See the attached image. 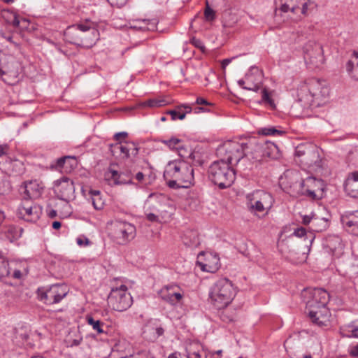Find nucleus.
Returning a JSON list of instances; mask_svg holds the SVG:
<instances>
[{
	"label": "nucleus",
	"instance_id": "f257e3e1",
	"mask_svg": "<svg viewBox=\"0 0 358 358\" xmlns=\"http://www.w3.org/2000/svg\"><path fill=\"white\" fill-rule=\"evenodd\" d=\"M304 87L301 89L298 100L291 108L295 116L302 115L303 110L310 106H322L329 94V88L324 80L312 78Z\"/></svg>",
	"mask_w": 358,
	"mask_h": 358
},
{
	"label": "nucleus",
	"instance_id": "f03ea898",
	"mask_svg": "<svg viewBox=\"0 0 358 358\" xmlns=\"http://www.w3.org/2000/svg\"><path fill=\"white\" fill-rule=\"evenodd\" d=\"M164 178L170 188H187L194 181V169L184 160L169 162L164 172Z\"/></svg>",
	"mask_w": 358,
	"mask_h": 358
},
{
	"label": "nucleus",
	"instance_id": "7ed1b4c3",
	"mask_svg": "<svg viewBox=\"0 0 358 358\" xmlns=\"http://www.w3.org/2000/svg\"><path fill=\"white\" fill-rule=\"evenodd\" d=\"M236 289L231 280L226 278L218 279L210 287L209 296L217 309L226 308L233 300Z\"/></svg>",
	"mask_w": 358,
	"mask_h": 358
},
{
	"label": "nucleus",
	"instance_id": "20e7f679",
	"mask_svg": "<svg viewBox=\"0 0 358 358\" xmlns=\"http://www.w3.org/2000/svg\"><path fill=\"white\" fill-rule=\"evenodd\" d=\"M208 177L220 189H224L233 184L236 178V173L233 166L219 159L214 162L210 166Z\"/></svg>",
	"mask_w": 358,
	"mask_h": 358
},
{
	"label": "nucleus",
	"instance_id": "39448f33",
	"mask_svg": "<svg viewBox=\"0 0 358 358\" xmlns=\"http://www.w3.org/2000/svg\"><path fill=\"white\" fill-rule=\"evenodd\" d=\"M244 145V141H225L217 148V156L219 159L234 167L245 156Z\"/></svg>",
	"mask_w": 358,
	"mask_h": 358
},
{
	"label": "nucleus",
	"instance_id": "423d86ee",
	"mask_svg": "<svg viewBox=\"0 0 358 358\" xmlns=\"http://www.w3.org/2000/svg\"><path fill=\"white\" fill-rule=\"evenodd\" d=\"M246 198L247 206L254 213H268L274 203V199L270 193L260 189L248 194Z\"/></svg>",
	"mask_w": 358,
	"mask_h": 358
},
{
	"label": "nucleus",
	"instance_id": "0eeeda50",
	"mask_svg": "<svg viewBox=\"0 0 358 358\" xmlns=\"http://www.w3.org/2000/svg\"><path fill=\"white\" fill-rule=\"evenodd\" d=\"M108 306L114 310L122 312L127 310L133 303V299L128 292L127 287L122 285L111 289L108 297Z\"/></svg>",
	"mask_w": 358,
	"mask_h": 358
},
{
	"label": "nucleus",
	"instance_id": "6e6552de",
	"mask_svg": "<svg viewBox=\"0 0 358 358\" xmlns=\"http://www.w3.org/2000/svg\"><path fill=\"white\" fill-rule=\"evenodd\" d=\"M296 160L308 167L320 166V157L317 149L311 145L300 144L295 149Z\"/></svg>",
	"mask_w": 358,
	"mask_h": 358
},
{
	"label": "nucleus",
	"instance_id": "1a4fd4ad",
	"mask_svg": "<svg viewBox=\"0 0 358 358\" xmlns=\"http://www.w3.org/2000/svg\"><path fill=\"white\" fill-rule=\"evenodd\" d=\"M303 180L296 171H287L280 180L282 189L292 196H297L303 193Z\"/></svg>",
	"mask_w": 358,
	"mask_h": 358
},
{
	"label": "nucleus",
	"instance_id": "9d476101",
	"mask_svg": "<svg viewBox=\"0 0 358 358\" xmlns=\"http://www.w3.org/2000/svg\"><path fill=\"white\" fill-rule=\"evenodd\" d=\"M66 285L55 284L48 289L38 288L37 291L38 299L47 305H53L60 302L68 294Z\"/></svg>",
	"mask_w": 358,
	"mask_h": 358
},
{
	"label": "nucleus",
	"instance_id": "9b49d317",
	"mask_svg": "<svg viewBox=\"0 0 358 358\" xmlns=\"http://www.w3.org/2000/svg\"><path fill=\"white\" fill-rule=\"evenodd\" d=\"M302 296L307 299L306 304L308 310L327 307L330 298L329 293L322 288L305 289Z\"/></svg>",
	"mask_w": 358,
	"mask_h": 358
},
{
	"label": "nucleus",
	"instance_id": "f8f14e48",
	"mask_svg": "<svg viewBox=\"0 0 358 358\" xmlns=\"http://www.w3.org/2000/svg\"><path fill=\"white\" fill-rule=\"evenodd\" d=\"M110 234L117 244L124 245L134 238L136 227L127 222L116 221L113 225Z\"/></svg>",
	"mask_w": 358,
	"mask_h": 358
},
{
	"label": "nucleus",
	"instance_id": "ddd939ff",
	"mask_svg": "<svg viewBox=\"0 0 358 358\" xmlns=\"http://www.w3.org/2000/svg\"><path fill=\"white\" fill-rule=\"evenodd\" d=\"M303 59L310 67H319L324 62L323 49L320 44L310 41L303 47Z\"/></svg>",
	"mask_w": 358,
	"mask_h": 358
},
{
	"label": "nucleus",
	"instance_id": "4468645a",
	"mask_svg": "<svg viewBox=\"0 0 358 358\" xmlns=\"http://www.w3.org/2000/svg\"><path fill=\"white\" fill-rule=\"evenodd\" d=\"M18 75V65L14 59L0 52V78L9 85H13Z\"/></svg>",
	"mask_w": 358,
	"mask_h": 358
},
{
	"label": "nucleus",
	"instance_id": "2eb2a0df",
	"mask_svg": "<svg viewBox=\"0 0 358 358\" xmlns=\"http://www.w3.org/2000/svg\"><path fill=\"white\" fill-rule=\"evenodd\" d=\"M42 214V208L30 200L23 199L17 209V215L26 222H36Z\"/></svg>",
	"mask_w": 358,
	"mask_h": 358
},
{
	"label": "nucleus",
	"instance_id": "dca6fc26",
	"mask_svg": "<svg viewBox=\"0 0 358 358\" xmlns=\"http://www.w3.org/2000/svg\"><path fill=\"white\" fill-rule=\"evenodd\" d=\"M262 71L256 66H252L246 73L245 78L238 81V84L245 90L257 92L262 87Z\"/></svg>",
	"mask_w": 358,
	"mask_h": 358
},
{
	"label": "nucleus",
	"instance_id": "f3484780",
	"mask_svg": "<svg viewBox=\"0 0 358 358\" xmlns=\"http://www.w3.org/2000/svg\"><path fill=\"white\" fill-rule=\"evenodd\" d=\"M56 196L63 201H69L75 197V187L73 180L66 177L55 182L53 187Z\"/></svg>",
	"mask_w": 358,
	"mask_h": 358
},
{
	"label": "nucleus",
	"instance_id": "a211bd4d",
	"mask_svg": "<svg viewBox=\"0 0 358 358\" xmlns=\"http://www.w3.org/2000/svg\"><path fill=\"white\" fill-rule=\"evenodd\" d=\"M303 193L314 199H319L323 196L324 189V182L314 177H308L303 180Z\"/></svg>",
	"mask_w": 358,
	"mask_h": 358
},
{
	"label": "nucleus",
	"instance_id": "6ab92c4d",
	"mask_svg": "<svg viewBox=\"0 0 358 358\" xmlns=\"http://www.w3.org/2000/svg\"><path fill=\"white\" fill-rule=\"evenodd\" d=\"M244 157L258 162L264 160L262 140L249 138L244 141Z\"/></svg>",
	"mask_w": 358,
	"mask_h": 358
},
{
	"label": "nucleus",
	"instance_id": "aec40b11",
	"mask_svg": "<svg viewBox=\"0 0 358 358\" xmlns=\"http://www.w3.org/2000/svg\"><path fill=\"white\" fill-rule=\"evenodd\" d=\"M159 297L172 306L179 303L183 298L180 287L176 284H171L162 287L158 292Z\"/></svg>",
	"mask_w": 358,
	"mask_h": 358
},
{
	"label": "nucleus",
	"instance_id": "412c9836",
	"mask_svg": "<svg viewBox=\"0 0 358 358\" xmlns=\"http://www.w3.org/2000/svg\"><path fill=\"white\" fill-rule=\"evenodd\" d=\"M198 259L197 264L203 271L215 273L220 266V258L216 254L201 252Z\"/></svg>",
	"mask_w": 358,
	"mask_h": 358
},
{
	"label": "nucleus",
	"instance_id": "4be33fe9",
	"mask_svg": "<svg viewBox=\"0 0 358 358\" xmlns=\"http://www.w3.org/2000/svg\"><path fill=\"white\" fill-rule=\"evenodd\" d=\"M131 176L132 173L130 170L118 172L110 167L105 173V179L111 185L133 184Z\"/></svg>",
	"mask_w": 358,
	"mask_h": 358
},
{
	"label": "nucleus",
	"instance_id": "5701e85b",
	"mask_svg": "<svg viewBox=\"0 0 358 358\" xmlns=\"http://www.w3.org/2000/svg\"><path fill=\"white\" fill-rule=\"evenodd\" d=\"M82 34L80 37V46L85 48H90L95 44L99 38V31L94 27H90L86 24H82Z\"/></svg>",
	"mask_w": 358,
	"mask_h": 358
},
{
	"label": "nucleus",
	"instance_id": "b1692460",
	"mask_svg": "<svg viewBox=\"0 0 358 358\" xmlns=\"http://www.w3.org/2000/svg\"><path fill=\"white\" fill-rule=\"evenodd\" d=\"M23 199L32 200L41 196L43 187L36 180L24 182Z\"/></svg>",
	"mask_w": 358,
	"mask_h": 358
},
{
	"label": "nucleus",
	"instance_id": "393cba45",
	"mask_svg": "<svg viewBox=\"0 0 358 358\" xmlns=\"http://www.w3.org/2000/svg\"><path fill=\"white\" fill-rule=\"evenodd\" d=\"M308 315L313 323L319 327L327 326L329 322V311L327 307L310 310Z\"/></svg>",
	"mask_w": 358,
	"mask_h": 358
},
{
	"label": "nucleus",
	"instance_id": "a878e982",
	"mask_svg": "<svg viewBox=\"0 0 358 358\" xmlns=\"http://www.w3.org/2000/svg\"><path fill=\"white\" fill-rule=\"evenodd\" d=\"M341 221L349 232L358 236V210L345 213L341 215Z\"/></svg>",
	"mask_w": 358,
	"mask_h": 358
},
{
	"label": "nucleus",
	"instance_id": "bb28decb",
	"mask_svg": "<svg viewBox=\"0 0 358 358\" xmlns=\"http://www.w3.org/2000/svg\"><path fill=\"white\" fill-rule=\"evenodd\" d=\"M129 27L140 31H153L156 29L155 20L136 19L129 21Z\"/></svg>",
	"mask_w": 358,
	"mask_h": 358
},
{
	"label": "nucleus",
	"instance_id": "cd10ccee",
	"mask_svg": "<svg viewBox=\"0 0 358 358\" xmlns=\"http://www.w3.org/2000/svg\"><path fill=\"white\" fill-rule=\"evenodd\" d=\"M82 24H76L69 27L64 31L66 41L80 46L82 34Z\"/></svg>",
	"mask_w": 358,
	"mask_h": 358
},
{
	"label": "nucleus",
	"instance_id": "c85d7f7f",
	"mask_svg": "<svg viewBox=\"0 0 358 358\" xmlns=\"http://www.w3.org/2000/svg\"><path fill=\"white\" fill-rule=\"evenodd\" d=\"M3 166L6 172L10 176L21 175L25 170L23 162L18 159L6 160Z\"/></svg>",
	"mask_w": 358,
	"mask_h": 358
},
{
	"label": "nucleus",
	"instance_id": "c756f323",
	"mask_svg": "<svg viewBox=\"0 0 358 358\" xmlns=\"http://www.w3.org/2000/svg\"><path fill=\"white\" fill-rule=\"evenodd\" d=\"M159 142L166 145L171 150H179V155L182 158H189L194 159L195 157L194 153L190 150L188 156H186L184 153H182V141L176 137H171L169 139H159Z\"/></svg>",
	"mask_w": 358,
	"mask_h": 358
},
{
	"label": "nucleus",
	"instance_id": "7c9ffc66",
	"mask_svg": "<svg viewBox=\"0 0 358 358\" xmlns=\"http://www.w3.org/2000/svg\"><path fill=\"white\" fill-rule=\"evenodd\" d=\"M345 192L353 198H358V173H353L346 180L344 185Z\"/></svg>",
	"mask_w": 358,
	"mask_h": 358
},
{
	"label": "nucleus",
	"instance_id": "2f4dec72",
	"mask_svg": "<svg viewBox=\"0 0 358 358\" xmlns=\"http://www.w3.org/2000/svg\"><path fill=\"white\" fill-rule=\"evenodd\" d=\"M262 146L264 160L267 158L277 159L280 157L279 149L275 143L262 140Z\"/></svg>",
	"mask_w": 358,
	"mask_h": 358
},
{
	"label": "nucleus",
	"instance_id": "473e14b6",
	"mask_svg": "<svg viewBox=\"0 0 358 358\" xmlns=\"http://www.w3.org/2000/svg\"><path fill=\"white\" fill-rule=\"evenodd\" d=\"M346 71L355 80H358V52L354 51L346 63Z\"/></svg>",
	"mask_w": 358,
	"mask_h": 358
},
{
	"label": "nucleus",
	"instance_id": "72a5a7b5",
	"mask_svg": "<svg viewBox=\"0 0 358 358\" xmlns=\"http://www.w3.org/2000/svg\"><path fill=\"white\" fill-rule=\"evenodd\" d=\"M328 227L329 220L327 219L315 215L309 230L314 232H321L326 230Z\"/></svg>",
	"mask_w": 358,
	"mask_h": 358
},
{
	"label": "nucleus",
	"instance_id": "f704fd0d",
	"mask_svg": "<svg viewBox=\"0 0 358 358\" xmlns=\"http://www.w3.org/2000/svg\"><path fill=\"white\" fill-rule=\"evenodd\" d=\"M164 332V330L161 327H154L151 326H148L144 330L143 334H145V338H147L150 341H154L160 336H162Z\"/></svg>",
	"mask_w": 358,
	"mask_h": 358
},
{
	"label": "nucleus",
	"instance_id": "c9c22d12",
	"mask_svg": "<svg viewBox=\"0 0 358 358\" xmlns=\"http://www.w3.org/2000/svg\"><path fill=\"white\" fill-rule=\"evenodd\" d=\"M167 201V198L164 194H151L147 200V203L152 206V208L156 210H159L158 206L155 205V203L162 205Z\"/></svg>",
	"mask_w": 358,
	"mask_h": 358
},
{
	"label": "nucleus",
	"instance_id": "e433bc0d",
	"mask_svg": "<svg viewBox=\"0 0 358 358\" xmlns=\"http://www.w3.org/2000/svg\"><path fill=\"white\" fill-rule=\"evenodd\" d=\"M10 24L15 28L24 30L28 28L29 22L27 19L22 17L16 13H14Z\"/></svg>",
	"mask_w": 358,
	"mask_h": 358
},
{
	"label": "nucleus",
	"instance_id": "4c0bfd02",
	"mask_svg": "<svg viewBox=\"0 0 358 358\" xmlns=\"http://www.w3.org/2000/svg\"><path fill=\"white\" fill-rule=\"evenodd\" d=\"M86 320L87 324L92 326V329L96 331L98 334L105 333L103 327L106 325L103 322H101L100 320H95L91 315H87Z\"/></svg>",
	"mask_w": 358,
	"mask_h": 358
},
{
	"label": "nucleus",
	"instance_id": "58836bf2",
	"mask_svg": "<svg viewBox=\"0 0 358 358\" xmlns=\"http://www.w3.org/2000/svg\"><path fill=\"white\" fill-rule=\"evenodd\" d=\"M92 203L96 210H101L104 206V202L100 196V192L98 190L90 191Z\"/></svg>",
	"mask_w": 358,
	"mask_h": 358
},
{
	"label": "nucleus",
	"instance_id": "ea45409f",
	"mask_svg": "<svg viewBox=\"0 0 358 358\" xmlns=\"http://www.w3.org/2000/svg\"><path fill=\"white\" fill-rule=\"evenodd\" d=\"M182 108L188 109V110L186 113H185V112L177 111L176 110H170L166 112V114L171 115L172 120H176L178 119L183 120V119H185V117L186 116V113L191 112V107L189 106H180L178 107V109L180 110Z\"/></svg>",
	"mask_w": 358,
	"mask_h": 358
},
{
	"label": "nucleus",
	"instance_id": "a19ab883",
	"mask_svg": "<svg viewBox=\"0 0 358 358\" xmlns=\"http://www.w3.org/2000/svg\"><path fill=\"white\" fill-rule=\"evenodd\" d=\"M258 134L264 136H282L285 134V131L277 129L273 127H270L260 129L258 131Z\"/></svg>",
	"mask_w": 358,
	"mask_h": 358
},
{
	"label": "nucleus",
	"instance_id": "79ce46f5",
	"mask_svg": "<svg viewBox=\"0 0 358 358\" xmlns=\"http://www.w3.org/2000/svg\"><path fill=\"white\" fill-rule=\"evenodd\" d=\"M8 262L4 259L2 254L0 253V278L7 277L10 275Z\"/></svg>",
	"mask_w": 358,
	"mask_h": 358
},
{
	"label": "nucleus",
	"instance_id": "37998d69",
	"mask_svg": "<svg viewBox=\"0 0 358 358\" xmlns=\"http://www.w3.org/2000/svg\"><path fill=\"white\" fill-rule=\"evenodd\" d=\"M168 103H169V101H167L166 100H165L164 99H149L148 101H145L143 103V106L153 108V107L163 106Z\"/></svg>",
	"mask_w": 358,
	"mask_h": 358
},
{
	"label": "nucleus",
	"instance_id": "c03bdc74",
	"mask_svg": "<svg viewBox=\"0 0 358 358\" xmlns=\"http://www.w3.org/2000/svg\"><path fill=\"white\" fill-rule=\"evenodd\" d=\"M70 160H75L74 157H71L69 156H66L58 159L56 162L55 168L56 169H65V171L68 169V165L69 164Z\"/></svg>",
	"mask_w": 358,
	"mask_h": 358
},
{
	"label": "nucleus",
	"instance_id": "a18cd8bd",
	"mask_svg": "<svg viewBox=\"0 0 358 358\" xmlns=\"http://www.w3.org/2000/svg\"><path fill=\"white\" fill-rule=\"evenodd\" d=\"M301 3L302 4L301 13L305 15H308L309 11L314 10L317 7L316 3L310 0L303 3L301 2Z\"/></svg>",
	"mask_w": 358,
	"mask_h": 358
},
{
	"label": "nucleus",
	"instance_id": "49530a36",
	"mask_svg": "<svg viewBox=\"0 0 358 358\" xmlns=\"http://www.w3.org/2000/svg\"><path fill=\"white\" fill-rule=\"evenodd\" d=\"M262 101L269 105L271 107H274L275 106V103H274V101L271 98L270 96V94L269 92H268V90L266 89V88H264L262 92Z\"/></svg>",
	"mask_w": 358,
	"mask_h": 358
},
{
	"label": "nucleus",
	"instance_id": "de8ad7c7",
	"mask_svg": "<svg viewBox=\"0 0 358 358\" xmlns=\"http://www.w3.org/2000/svg\"><path fill=\"white\" fill-rule=\"evenodd\" d=\"M204 16L205 19L207 21H212L215 18V12L211 8H210L208 2L206 3V8L204 11Z\"/></svg>",
	"mask_w": 358,
	"mask_h": 358
},
{
	"label": "nucleus",
	"instance_id": "09e8293b",
	"mask_svg": "<svg viewBox=\"0 0 358 358\" xmlns=\"http://www.w3.org/2000/svg\"><path fill=\"white\" fill-rule=\"evenodd\" d=\"M128 150L131 154V156L135 157L138 153V148L137 145L134 142L127 141Z\"/></svg>",
	"mask_w": 358,
	"mask_h": 358
},
{
	"label": "nucleus",
	"instance_id": "8fccbe9b",
	"mask_svg": "<svg viewBox=\"0 0 358 358\" xmlns=\"http://www.w3.org/2000/svg\"><path fill=\"white\" fill-rule=\"evenodd\" d=\"M118 148L120 149L121 153L124 155L125 157L128 158L131 157V154L128 150L127 141H125L124 144L120 143Z\"/></svg>",
	"mask_w": 358,
	"mask_h": 358
},
{
	"label": "nucleus",
	"instance_id": "3c124183",
	"mask_svg": "<svg viewBox=\"0 0 358 358\" xmlns=\"http://www.w3.org/2000/svg\"><path fill=\"white\" fill-rule=\"evenodd\" d=\"M76 243L80 246H87L90 244V240L85 236L77 238Z\"/></svg>",
	"mask_w": 358,
	"mask_h": 358
},
{
	"label": "nucleus",
	"instance_id": "603ef678",
	"mask_svg": "<svg viewBox=\"0 0 358 358\" xmlns=\"http://www.w3.org/2000/svg\"><path fill=\"white\" fill-rule=\"evenodd\" d=\"M315 215H303L302 217V223L304 225L308 226V228L311 227L312 225V221L314 218Z\"/></svg>",
	"mask_w": 358,
	"mask_h": 358
},
{
	"label": "nucleus",
	"instance_id": "864d4df0",
	"mask_svg": "<svg viewBox=\"0 0 358 358\" xmlns=\"http://www.w3.org/2000/svg\"><path fill=\"white\" fill-rule=\"evenodd\" d=\"M349 334L348 336L358 338V324L357 325H352L350 327V329L348 331Z\"/></svg>",
	"mask_w": 358,
	"mask_h": 358
},
{
	"label": "nucleus",
	"instance_id": "5fc2aeb1",
	"mask_svg": "<svg viewBox=\"0 0 358 358\" xmlns=\"http://www.w3.org/2000/svg\"><path fill=\"white\" fill-rule=\"evenodd\" d=\"M108 1L111 6L120 8L125 5L127 0H108Z\"/></svg>",
	"mask_w": 358,
	"mask_h": 358
},
{
	"label": "nucleus",
	"instance_id": "6e6d98bb",
	"mask_svg": "<svg viewBox=\"0 0 358 358\" xmlns=\"http://www.w3.org/2000/svg\"><path fill=\"white\" fill-rule=\"evenodd\" d=\"M306 234V231L303 227H299L294 230L293 235L297 237H303Z\"/></svg>",
	"mask_w": 358,
	"mask_h": 358
},
{
	"label": "nucleus",
	"instance_id": "4d7b16f0",
	"mask_svg": "<svg viewBox=\"0 0 358 358\" xmlns=\"http://www.w3.org/2000/svg\"><path fill=\"white\" fill-rule=\"evenodd\" d=\"M191 43L193 44L195 47L203 49L204 48L203 44L202 41L200 39H198L195 37L192 38Z\"/></svg>",
	"mask_w": 358,
	"mask_h": 358
},
{
	"label": "nucleus",
	"instance_id": "13d9d810",
	"mask_svg": "<svg viewBox=\"0 0 358 358\" xmlns=\"http://www.w3.org/2000/svg\"><path fill=\"white\" fill-rule=\"evenodd\" d=\"M9 150V145L6 143L0 144V157L8 154Z\"/></svg>",
	"mask_w": 358,
	"mask_h": 358
},
{
	"label": "nucleus",
	"instance_id": "bf43d9fd",
	"mask_svg": "<svg viewBox=\"0 0 358 358\" xmlns=\"http://www.w3.org/2000/svg\"><path fill=\"white\" fill-rule=\"evenodd\" d=\"M236 57H233L231 58H227L223 59L222 61V68L224 69L227 67V66H228L232 62V60H234Z\"/></svg>",
	"mask_w": 358,
	"mask_h": 358
},
{
	"label": "nucleus",
	"instance_id": "052dcab7",
	"mask_svg": "<svg viewBox=\"0 0 358 358\" xmlns=\"http://www.w3.org/2000/svg\"><path fill=\"white\" fill-rule=\"evenodd\" d=\"M128 136V134L125 131L119 132L115 134L114 138L116 141H120L121 138H126Z\"/></svg>",
	"mask_w": 358,
	"mask_h": 358
},
{
	"label": "nucleus",
	"instance_id": "680f3d73",
	"mask_svg": "<svg viewBox=\"0 0 358 358\" xmlns=\"http://www.w3.org/2000/svg\"><path fill=\"white\" fill-rule=\"evenodd\" d=\"M146 217H147V219L151 222H156L158 220V217L156 215H155L154 213H151L147 214Z\"/></svg>",
	"mask_w": 358,
	"mask_h": 358
},
{
	"label": "nucleus",
	"instance_id": "e2e57ef3",
	"mask_svg": "<svg viewBox=\"0 0 358 358\" xmlns=\"http://www.w3.org/2000/svg\"><path fill=\"white\" fill-rule=\"evenodd\" d=\"M196 103L198 105H209L210 103L203 98L198 97L196 99Z\"/></svg>",
	"mask_w": 358,
	"mask_h": 358
},
{
	"label": "nucleus",
	"instance_id": "0e129e2a",
	"mask_svg": "<svg viewBox=\"0 0 358 358\" xmlns=\"http://www.w3.org/2000/svg\"><path fill=\"white\" fill-rule=\"evenodd\" d=\"M82 340H83L82 338H77V339H73L71 343L70 344V346L73 347V346H78V345H79L81 343Z\"/></svg>",
	"mask_w": 358,
	"mask_h": 358
},
{
	"label": "nucleus",
	"instance_id": "69168bd1",
	"mask_svg": "<svg viewBox=\"0 0 358 358\" xmlns=\"http://www.w3.org/2000/svg\"><path fill=\"white\" fill-rule=\"evenodd\" d=\"M350 353L353 357H358V344L352 348Z\"/></svg>",
	"mask_w": 358,
	"mask_h": 358
},
{
	"label": "nucleus",
	"instance_id": "338daca9",
	"mask_svg": "<svg viewBox=\"0 0 358 358\" xmlns=\"http://www.w3.org/2000/svg\"><path fill=\"white\" fill-rule=\"evenodd\" d=\"M135 178L141 182L143 180L144 178V174L142 173V172H138L136 175H135Z\"/></svg>",
	"mask_w": 358,
	"mask_h": 358
},
{
	"label": "nucleus",
	"instance_id": "774afa93",
	"mask_svg": "<svg viewBox=\"0 0 358 358\" xmlns=\"http://www.w3.org/2000/svg\"><path fill=\"white\" fill-rule=\"evenodd\" d=\"M61 222L59 221H55L52 223V228L55 229H59L61 227Z\"/></svg>",
	"mask_w": 358,
	"mask_h": 358
}]
</instances>
